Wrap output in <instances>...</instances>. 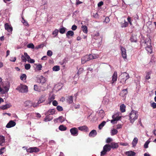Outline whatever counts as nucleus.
Here are the masks:
<instances>
[{
  "mask_svg": "<svg viewBox=\"0 0 156 156\" xmlns=\"http://www.w3.org/2000/svg\"><path fill=\"white\" fill-rule=\"evenodd\" d=\"M128 93L127 89H124L122 90L120 94V95L122 97H124L125 95L127 94Z\"/></svg>",
  "mask_w": 156,
  "mask_h": 156,
  "instance_id": "obj_25",
  "label": "nucleus"
},
{
  "mask_svg": "<svg viewBox=\"0 0 156 156\" xmlns=\"http://www.w3.org/2000/svg\"><path fill=\"white\" fill-rule=\"evenodd\" d=\"M149 143V141H146L144 144V148H147L148 147V145Z\"/></svg>",
  "mask_w": 156,
  "mask_h": 156,
  "instance_id": "obj_51",
  "label": "nucleus"
},
{
  "mask_svg": "<svg viewBox=\"0 0 156 156\" xmlns=\"http://www.w3.org/2000/svg\"><path fill=\"white\" fill-rule=\"evenodd\" d=\"M112 118L113 119L111 120V122L112 124H114L115 123V122L117 121L120 119L121 117L120 116H117L115 117V115H114L112 116Z\"/></svg>",
  "mask_w": 156,
  "mask_h": 156,
  "instance_id": "obj_17",
  "label": "nucleus"
},
{
  "mask_svg": "<svg viewBox=\"0 0 156 156\" xmlns=\"http://www.w3.org/2000/svg\"><path fill=\"white\" fill-rule=\"evenodd\" d=\"M57 119L61 123L64 121V118L62 116H59Z\"/></svg>",
  "mask_w": 156,
  "mask_h": 156,
  "instance_id": "obj_42",
  "label": "nucleus"
},
{
  "mask_svg": "<svg viewBox=\"0 0 156 156\" xmlns=\"http://www.w3.org/2000/svg\"><path fill=\"white\" fill-rule=\"evenodd\" d=\"M16 90L22 93H26L28 91V87L27 86L20 84L16 88Z\"/></svg>",
  "mask_w": 156,
  "mask_h": 156,
  "instance_id": "obj_3",
  "label": "nucleus"
},
{
  "mask_svg": "<svg viewBox=\"0 0 156 156\" xmlns=\"http://www.w3.org/2000/svg\"><path fill=\"white\" fill-rule=\"evenodd\" d=\"M110 145L111 147V148L113 149H116L119 147L118 143L115 142H112Z\"/></svg>",
  "mask_w": 156,
  "mask_h": 156,
  "instance_id": "obj_21",
  "label": "nucleus"
},
{
  "mask_svg": "<svg viewBox=\"0 0 156 156\" xmlns=\"http://www.w3.org/2000/svg\"><path fill=\"white\" fill-rule=\"evenodd\" d=\"M40 104L37 103H34L33 104L32 103V106L34 108L37 107Z\"/></svg>",
  "mask_w": 156,
  "mask_h": 156,
  "instance_id": "obj_63",
  "label": "nucleus"
},
{
  "mask_svg": "<svg viewBox=\"0 0 156 156\" xmlns=\"http://www.w3.org/2000/svg\"><path fill=\"white\" fill-rule=\"evenodd\" d=\"M24 106L25 107L29 108L32 106V103L30 101H27L24 102Z\"/></svg>",
  "mask_w": 156,
  "mask_h": 156,
  "instance_id": "obj_18",
  "label": "nucleus"
},
{
  "mask_svg": "<svg viewBox=\"0 0 156 156\" xmlns=\"http://www.w3.org/2000/svg\"><path fill=\"white\" fill-rule=\"evenodd\" d=\"M110 21V19L108 17H106L105 19L104 20V22H105L106 23H108Z\"/></svg>",
  "mask_w": 156,
  "mask_h": 156,
  "instance_id": "obj_52",
  "label": "nucleus"
},
{
  "mask_svg": "<svg viewBox=\"0 0 156 156\" xmlns=\"http://www.w3.org/2000/svg\"><path fill=\"white\" fill-rule=\"evenodd\" d=\"M138 142V139L136 137H135L133 139L132 143L133 146L134 147L136 146V145Z\"/></svg>",
  "mask_w": 156,
  "mask_h": 156,
  "instance_id": "obj_32",
  "label": "nucleus"
},
{
  "mask_svg": "<svg viewBox=\"0 0 156 156\" xmlns=\"http://www.w3.org/2000/svg\"><path fill=\"white\" fill-rule=\"evenodd\" d=\"M9 86H5L3 87L4 89H3L0 87V92L2 94H5L7 93L9 91Z\"/></svg>",
  "mask_w": 156,
  "mask_h": 156,
  "instance_id": "obj_8",
  "label": "nucleus"
},
{
  "mask_svg": "<svg viewBox=\"0 0 156 156\" xmlns=\"http://www.w3.org/2000/svg\"><path fill=\"white\" fill-rule=\"evenodd\" d=\"M34 89L35 90L38 92L41 91V89L37 85H34Z\"/></svg>",
  "mask_w": 156,
  "mask_h": 156,
  "instance_id": "obj_39",
  "label": "nucleus"
},
{
  "mask_svg": "<svg viewBox=\"0 0 156 156\" xmlns=\"http://www.w3.org/2000/svg\"><path fill=\"white\" fill-rule=\"evenodd\" d=\"M58 32V30L57 29H55L53 32L52 34L55 37L57 35Z\"/></svg>",
  "mask_w": 156,
  "mask_h": 156,
  "instance_id": "obj_45",
  "label": "nucleus"
},
{
  "mask_svg": "<svg viewBox=\"0 0 156 156\" xmlns=\"http://www.w3.org/2000/svg\"><path fill=\"white\" fill-rule=\"evenodd\" d=\"M71 134L73 136H77L78 135V130L76 127L72 128L70 129Z\"/></svg>",
  "mask_w": 156,
  "mask_h": 156,
  "instance_id": "obj_7",
  "label": "nucleus"
},
{
  "mask_svg": "<svg viewBox=\"0 0 156 156\" xmlns=\"http://www.w3.org/2000/svg\"><path fill=\"white\" fill-rule=\"evenodd\" d=\"M47 55L49 56H51L52 55V52L51 50H48L47 52Z\"/></svg>",
  "mask_w": 156,
  "mask_h": 156,
  "instance_id": "obj_49",
  "label": "nucleus"
},
{
  "mask_svg": "<svg viewBox=\"0 0 156 156\" xmlns=\"http://www.w3.org/2000/svg\"><path fill=\"white\" fill-rule=\"evenodd\" d=\"M78 129L79 130L81 131H87L88 130V128L86 126H80L78 127Z\"/></svg>",
  "mask_w": 156,
  "mask_h": 156,
  "instance_id": "obj_26",
  "label": "nucleus"
},
{
  "mask_svg": "<svg viewBox=\"0 0 156 156\" xmlns=\"http://www.w3.org/2000/svg\"><path fill=\"white\" fill-rule=\"evenodd\" d=\"M77 28V26H76V25H74L72 26L71 29L73 30H75Z\"/></svg>",
  "mask_w": 156,
  "mask_h": 156,
  "instance_id": "obj_58",
  "label": "nucleus"
},
{
  "mask_svg": "<svg viewBox=\"0 0 156 156\" xmlns=\"http://www.w3.org/2000/svg\"><path fill=\"white\" fill-rule=\"evenodd\" d=\"M117 72L115 71L112 76V79L111 83L113 84L114 83L117 81Z\"/></svg>",
  "mask_w": 156,
  "mask_h": 156,
  "instance_id": "obj_12",
  "label": "nucleus"
},
{
  "mask_svg": "<svg viewBox=\"0 0 156 156\" xmlns=\"http://www.w3.org/2000/svg\"><path fill=\"white\" fill-rule=\"evenodd\" d=\"M42 67V65L40 64H38L37 65V69L39 70H41V68Z\"/></svg>",
  "mask_w": 156,
  "mask_h": 156,
  "instance_id": "obj_50",
  "label": "nucleus"
},
{
  "mask_svg": "<svg viewBox=\"0 0 156 156\" xmlns=\"http://www.w3.org/2000/svg\"><path fill=\"white\" fill-rule=\"evenodd\" d=\"M66 29L65 27H63L62 28L59 29V32L61 34H64L66 31Z\"/></svg>",
  "mask_w": 156,
  "mask_h": 156,
  "instance_id": "obj_37",
  "label": "nucleus"
},
{
  "mask_svg": "<svg viewBox=\"0 0 156 156\" xmlns=\"http://www.w3.org/2000/svg\"><path fill=\"white\" fill-rule=\"evenodd\" d=\"M151 106L153 107V108H156V103L153 102L151 104Z\"/></svg>",
  "mask_w": 156,
  "mask_h": 156,
  "instance_id": "obj_55",
  "label": "nucleus"
},
{
  "mask_svg": "<svg viewBox=\"0 0 156 156\" xmlns=\"http://www.w3.org/2000/svg\"><path fill=\"white\" fill-rule=\"evenodd\" d=\"M27 78V76L25 74H22L20 77V79L21 80H25Z\"/></svg>",
  "mask_w": 156,
  "mask_h": 156,
  "instance_id": "obj_41",
  "label": "nucleus"
},
{
  "mask_svg": "<svg viewBox=\"0 0 156 156\" xmlns=\"http://www.w3.org/2000/svg\"><path fill=\"white\" fill-rule=\"evenodd\" d=\"M81 28L83 32L86 34H87L88 32L87 27L85 25H83L81 27Z\"/></svg>",
  "mask_w": 156,
  "mask_h": 156,
  "instance_id": "obj_30",
  "label": "nucleus"
},
{
  "mask_svg": "<svg viewBox=\"0 0 156 156\" xmlns=\"http://www.w3.org/2000/svg\"><path fill=\"white\" fill-rule=\"evenodd\" d=\"M5 142V137L2 136L0 135V145H2V144Z\"/></svg>",
  "mask_w": 156,
  "mask_h": 156,
  "instance_id": "obj_31",
  "label": "nucleus"
},
{
  "mask_svg": "<svg viewBox=\"0 0 156 156\" xmlns=\"http://www.w3.org/2000/svg\"><path fill=\"white\" fill-rule=\"evenodd\" d=\"M148 42H149V45H148L146 47V50L148 51V52L151 53L152 52V49L151 48V40L149 38L148 40Z\"/></svg>",
  "mask_w": 156,
  "mask_h": 156,
  "instance_id": "obj_13",
  "label": "nucleus"
},
{
  "mask_svg": "<svg viewBox=\"0 0 156 156\" xmlns=\"http://www.w3.org/2000/svg\"><path fill=\"white\" fill-rule=\"evenodd\" d=\"M130 40L131 42H136L137 41L136 36L135 35H132L130 37Z\"/></svg>",
  "mask_w": 156,
  "mask_h": 156,
  "instance_id": "obj_27",
  "label": "nucleus"
},
{
  "mask_svg": "<svg viewBox=\"0 0 156 156\" xmlns=\"http://www.w3.org/2000/svg\"><path fill=\"white\" fill-rule=\"evenodd\" d=\"M55 110L54 109H50L48 110L45 114L46 115H53L55 114Z\"/></svg>",
  "mask_w": 156,
  "mask_h": 156,
  "instance_id": "obj_24",
  "label": "nucleus"
},
{
  "mask_svg": "<svg viewBox=\"0 0 156 156\" xmlns=\"http://www.w3.org/2000/svg\"><path fill=\"white\" fill-rule=\"evenodd\" d=\"M100 35L99 33V32H97L96 34H95L94 36V39H96V37H97L99 36Z\"/></svg>",
  "mask_w": 156,
  "mask_h": 156,
  "instance_id": "obj_54",
  "label": "nucleus"
},
{
  "mask_svg": "<svg viewBox=\"0 0 156 156\" xmlns=\"http://www.w3.org/2000/svg\"><path fill=\"white\" fill-rule=\"evenodd\" d=\"M121 55L122 57L124 58H126L127 55L126 49L124 48L121 46Z\"/></svg>",
  "mask_w": 156,
  "mask_h": 156,
  "instance_id": "obj_9",
  "label": "nucleus"
},
{
  "mask_svg": "<svg viewBox=\"0 0 156 156\" xmlns=\"http://www.w3.org/2000/svg\"><path fill=\"white\" fill-rule=\"evenodd\" d=\"M21 58L22 62H26L27 61V59H28V61L29 62V58H30V57L27 53L25 52L24 53V55H21Z\"/></svg>",
  "mask_w": 156,
  "mask_h": 156,
  "instance_id": "obj_6",
  "label": "nucleus"
},
{
  "mask_svg": "<svg viewBox=\"0 0 156 156\" xmlns=\"http://www.w3.org/2000/svg\"><path fill=\"white\" fill-rule=\"evenodd\" d=\"M11 106V105L10 104H6L5 105H3L1 107V108L3 110H5L10 108Z\"/></svg>",
  "mask_w": 156,
  "mask_h": 156,
  "instance_id": "obj_28",
  "label": "nucleus"
},
{
  "mask_svg": "<svg viewBox=\"0 0 156 156\" xmlns=\"http://www.w3.org/2000/svg\"><path fill=\"white\" fill-rule=\"evenodd\" d=\"M105 123L106 122L105 121H103L101 124H100L98 126V128L99 129H102Z\"/></svg>",
  "mask_w": 156,
  "mask_h": 156,
  "instance_id": "obj_34",
  "label": "nucleus"
},
{
  "mask_svg": "<svg viewBox=\"0 0 156 156\" xmlns=\"http://www.w3.org/2000/svg\"><path fill=\"white\" fill-rule=\"evenodd\" d=\"M66 35L67 37L69 38L70 37H73V36L74 33L72 30H69L67 32Z\"/></svg>",
  "mask_w": 156,
  "mask_h": 156,
  "instance_id": "obj_20",
  "label": "nucleus"
},
{
  "mask_svg": "<svg viewBox=\"0 0 156 156\" xmlns=\"http://www.w3.org/2000/svg\"><path fill=\"white\" fill-rule=\"evenodd\" d=\"M16 125V123L13 120H10L7 123L6 126L7 128H10L15 126Z\"/></svg>",
  "mask_w": 156,
  "mask_h": 156,
  "instance_id": "obj_11",
  "label": "nucleus"
},
{
  "mask_svg": "<svg viewBox=\"0 0 156 156\" xmlns=\"http://www.w3.org/2000/svg\"><path fill=\"white\" fill-rule=\"evenodd\" d=\"M104 3L102 1H101L99 2L98 4V7H100L101 6L103 5Z\"/></svg>",
  "mask_w": 156,
  "mask_h": 156,
  "instance_id": "obj_61",
  "label": "nucleus"
},
{
  "mask_svg": "<svg viewBox=\"0 0 156 156\" xmlns=\"http://www.w3.org/2000/svg\"><path fill=\"white\" fill-rule=\"evenodd\" d=\"M46 99L45 95H41L39 98V100L38 101V104H41L43 102L45 101Z\"/></svg>",
  "mask_w": 156,
  "mask_h": 156,
  "instance_id": "obj_16",
  "label": "nucleus"
},
{
  "mask_svg": "<svg viewBox=\"0 0 156 156\" xmlns=\"http://www.w3.org/2000/svg\"><path fill=\"white\" fill-rule=\"evenodd\" d=\"M121 76L122 78L121 79L120 82L123 84L126 83V81L129 78V74L126 72H124L122 73Z\"/></svg>",
  "mask_w": 156,
  "mask_h": 156,
  "instance_id": "obj_4",
  "label": "nucleus"
},
{
  "mask_svg": "<svg viewBox=\"0 0 156 156\" xmlns=\"http://www.w3.org/2000/svg\"><path fill=\"white\" fill-rule=\"evenodd\" d=\"M111 149V148L110 145L107 144L104 146L103 149L106 150V151L108 152L110 151Z\"/></svg>",
  "mask_w": 156,
  "mask_h": 156,
  "instance_id": "obj_23",
  "label": "nucleus"
},
{
  "mask_svg": "<svg viewBox=\"0 0 156 156\" xmlns=\"http://www.w3.org/2000/svg\"><path fill=\"white\" fill-rule=\"evenodd\" d=\"M56 109L58 110V111L59 112L62 111L63 110L62 107L59 105H58V106H57V107H56Z\"/></svg>",
  "mask_w": 156,
  "mask_h": 156,
  "instance_id": "obj_47",
  "label": "nucleus"
},
{
  "mask_svg": "<svg viewBox=\"0 0 156 156\" xmlns=\"http://www.w3.org/2000/svg\"><path fill=\"white\" fill-rule=\"evenodd\" d=\"M22 23L25 26H27L28 25V23L23 18H22Z\"/></svg>",
  "mask_w": 156,
  "mask_h": 156,
  "instance_id": "obj_48",
  "label": "nucleus"
},
{
  "mask_svg": "<svg viewBox=\"0 0 156 156\" xmlns=\"http://www.w3.org/2000/svg\"><path fill=\"white\" fill-rule=\"evenodd\" d=\"M30 65L29 64H26L25 66V69L26 70H28L30 68Z\"/></svg>",
  "mask_w": 156,
  "mask_h": 156,
  "instance_id": "obj_43",
  "label": "nucleus"
},
{
  "mask_svg": "<svg viewBox=\"0 0 156 156\" xmlns=\"http://www.w3.org/2000/svg\"><path fill=\"white\" fill-rule=\"evenodd\" d=\"M66 100L69 104H71L73 102V97L72 96H69L66 97Z\"/></svg>",
  "mask_w": 156,
  "mask_h": 156,
  "instance_id": "obj_15",
  "label": "nucleus"
},
{
  "mask_svg": "<svg viewBox=\"0 0 156 156\" xmlns=\"http://www.w3.org/2000/svg\"><path fill=\"white\" fill-rule=\"evenodd\" d=\"M52 69L53 71H58L60 70V67L58 66H55L53 67Z\"/></svg>",
  "mask_w": 156,
  "mask_h": 156,
  "instance_id": "obj_36",
  "label": "nucleus"
},
{
  "mask_svg": "<svg viewBox=\"0 0 156 156\" xmlns=\"http://www.w3.org/2000/svg\"><path fill=\"white\" fill-rule=\"evenodd\" d=\"M151 74V72H148L147 73L145 77V79L147 80H148L149 79H150V75Z\"/></svg>",
  "mask_w": 156,
  "mask_h": 156,
  "instance_id": "obj_35",
  "label": "nucleus"
},
{
  "mask_svg": "<svg viewBox=\"0 0 156 156\" xmlns=\"http://www.w3.org/2000/svg\"><path fill=\"white\" fill-rule=\"evenodd\" d=\"M27 47L28 48L34 49V46L33 43H30L27 44Z\"/></svg>",
  "mask_w": 156,
  "mask_h": 156,
  "instance_id": "obj_40",
  "label": "nucleus"
},
{
  "mask_svg": "<svg viewBox=\"0 0 156 156\" xmlns=\"http://www.w3.org/2000/svg\"><path fill=\"white\" fill-rule=\"evenodd\" d=\"M5 149V147H2L0 149V155L4 153V151L3 150Z\"/></svg>",
  "mask_w": 156,
  "mask_h": 156,
  "instance_id": "obj_57",
  "label": "nucleus"
},
{
  "mask_svg": "<svg viewBox=\"0 0 156 156\" xmlns=\"http://www.w3.org/2000/svg\"><path fill=\"white\" fill-rule=\"evenodd\" d=\"M16 57H15L14 58H11L10 60L12 62H15L16 61Z\"/></svg>",
  "mask_w": 156,
  "mask_h": 156,
  "instance_id": "obj_64",
  "label": "nucleus"
},
{
  "mask_svg": "<svg viewBox=\"0 0 156 156\" xmlns=\"http://www.w3.org/2000/svg\"><path fill=\"white\" fill-rule=\"evenodd\" d=\"M5 29L9 32H11L12 30V27L9 25L8 23H6L5 24Z\"/></svg>",
  "mask_w": 156,
  "mask_h": 156,
  "instance_id": "obj_14",
  "label": "nucleus"
},
{
  "mask_svg": "<svg viewBox=\"0 0 156 156\" xmlns=\"http://www.w3.org/2000/svg\"><path fill=\"white\" fill-rule=\"evenodd\" d=\"M126 106L124 104H122L120 105V109L122 112H124L126 111Z\"/></svg>",
  "mask_w": 156,
  "mask_h": 156,
  "instance_id": "obj_29",
  "label": "nucleus"
},
{
  "mask_svg": "<svg viewBox=\"0 0 156 156\" xmlns=\"http://www.w3.org/2000/svg\"><path fill=\"white\" fill-rule=\"evenodd\" d=\"M26 151L30 153H37L40 151V149L36 147H30L28 149L27 148Z\"/></svg>",
  "mask_w": 156,
  "mask_h": 156,
  "instance_id": "obj_5",
  "label": "nucleus"
},
{
  "mask_svg": "<svg viewBox=\"0 0 156 156\" xmlns=\"http://www.w3.org/2000/svg\"><path fill=\"white\" fill-rule=\"evenodd\" d=\"M52 119V118H50L48 115L44 119V121L45 122L49 121Z\"/></svg>",
  "mask_w": 156,
  "mask_h": 156,
  "instance_id": "obj_44",
  "label": "nucleus"
},
{
  "mask_svg": "<svg viewBox=\"0 0 156 156\" xmlns=\"http://www.w3.org/2000/svg\"><path fill=\"white\" fill-rule=\"evenodd\" d=\"M136 153L133 151H130L126 152V154L128 156H134Z\"/></svg>",
  "mask_w": 156,
  "mask_h": 156,
  "instance_id": "obj_22",
  "label": "nucleus"
},
{
  "mask_svg": "<svg viewBox=\"0 0 156 156\" xmlns=\"http://www.w3.org/2000/svg\"><path fill=\"white\" fill-rule=\"evenodd\" d=\"M128 23L126 21H125L124 23L122 24L121 27H125L128 26Z\"/></svg>",
  "mask_w": 156,
  "mask_h": 156,
  "instance_id": "obj_46",
  "label": "nucleus"
},
{
  "mask_svg": "<svg viewBox=\"0 0 156 156\" xmlns=\"http://www.w3.org/2000/svg\"><path fill=\"white\" fill-rule=\"evenodd\" d=\"M120 145L123 146H127L128 145V144L127 143H120Z\"/></svg>",
  "mask_w": 156,
  "mask_h": 156,
  "instance_id": "obj_60",
  "label": "nucleus"
},
{
  "mask_svg": "<svg viewBox=\"0 0 156 156\" xmlns=\"http://www.w3.org/2000/svg\"><path fill=\"white\" fill-rule=\"evenodd\" d=\"M37 82L40 83H43L46 81V79L42 76H39L37 77Z\"/></svg>",
  "mask_w": 156,
  "mask_h": 156,
  "instance_id": "obj_10",
  "label": "nucleus"
},
{
  "mask_svg": "<svg viewBox=\"0 0 156 156\" xmlns=\"http://www.w3.org/2000/svg\"><path fill=\"white\" fill-rule=\"evenodd\" d=\"M106 151L103 149V151L101 152V155H104L106 154Z\"/></svg>",
  "mask_w": 156,
  "mask_h": 156,
  "instance_id": "obj_59",
  "label": "nucleus"
},
{
  "mask_svg": "<svg viewBox=\"0 0 156 156\" xmlns=\"http://www.w3.org/2000/svg\"><path fill=\"white\" fill-rule=\"evenodd\" d=\"M54 99V98L52 96L50 98H49V101L48 102V104H50L51 102L53 101V100Z\"/></svg>",
  "mask_w": 156,
  "mask_h": 156,
  "instance_id": "obj_53",
  "label": "nucleus"
},
{
  "mask_svg": "<svg viewBox=\"0 0 156 156\" xmlns=\"http://www.w3.org/2000/svg\"><path fill=\"white\" fill-rule=\"evenodd\" d=\"M97 134V132L95 130H92L89 133V136L90 137H94Z\"/></svg>",
  "mask_w": 156,
  "mask_h": 156,
  "instance_id": "obj_19",
  "label": "nucleus"
},
{
  "mask_svg": "<svg viewBox=\"0 0 156 156\" xmlns=\"http://www.w3.org/2000/svg\"><path fill=\"white\" fill-rule=\"evenodd\" d=\"M59 129L62 131H65L66 130L67 128L63 125H62L59 127Z\"/></svg>",
  "mask_w": 156,
  "mask_h": 156,
  "instance_id": "obj_33",
  "label": "nucleus"
},
{
  "mask_svg": "<svg viewBox=\"0 0 156 156\" xmlns=\"http://www.w3.org/2000/svg\"><path fill=\"white\" fill-rule=\"evenodd\" d=\"M52 104L54 106H57L58 104V103L56 100H54L52 102Z\"/></svg>",
  "mask_w": 156,
  "mask_h": 156,
  "instance_id": "obj_56",
  "label": "nucleus"
},
{
  "mask_svg": "<svg viewBox=\"0 0 156 156\" xmlns=\"http://www.w3.org/2000/svg\"><path fill=\"white\" fill-rule=\"evenodd\" d=\"M138 116V112L136 111L132 110L129 114V120L130 122L133 123L134 121L137 119Z\"/></svg>",
  "mask_w": 156,
  "mask_h": 156,
  "instance_id": "obj_1",
  "label": "nucleus"
},
{
  "mask_svg": "<svg viewBox=\"0 0 156 156\" xmlns=\"http://www.w3.org/2000/svg\"><path fill=\"white\" fill-rule=\"evenodd\" d=\"M117 133L118 131L116 129H113L112 130L111 132V135L112 136H113L116 134Z\"/></svg>",
  "mask_w": 156,
  "mask_h": 156,
  "instance_id": "obj_38",
  "label": "nucleus"
},
{
  "mask_svg": "<svg viewBox=\"0 0 156 156\" xmlns=\"http://www.w3.org/2000/svg\"><path fill=\"white\" fill-rule=\"evenodd\" d=\"M112 140L110 138H108L106 140V142L108 143H110L112 141Z\"/></svg>",
  "mask_w": 156,
  "mask_h": 156,
  "instance_id": "obj_62",
  "label": "nucleus"
},
{
  "mask_svg": "<svg viewBox=\"0 0 156 156\" xmlns=\"http://www.w3.org/2000/svg\"><path fill=\"white\" fill-rule=\"evenodd\" d=\"M97 56L95 55H93L91 54L87 55L82 57L81 58V63L82 64H84L87 61L96 58Z\"/></svg>",
  "mask_w": 156,
  "mask_h": 156,
  "instance_id": "obj_2",
  "label": "nucleus"
}]
</instances>
